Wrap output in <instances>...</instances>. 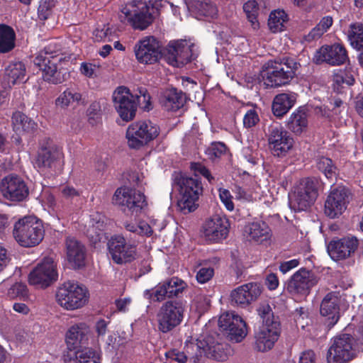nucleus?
I'll return each mask as SVG.
<instances>
[{
	"label": "nucleus",
	"instance_id": "nucleus-39",
	"mask_svg": "<svg viewBox=\"0 0 363 363\" xmlns=\"http://www.w3.org/2000/svg\"><path fill=\"white\" fill-rule=\"evenodd\" d=\"M347 36L350 45L356 50L363 49V22L350 24Z\"/></svg>",
	"mask_w": 363,
	"mask_h": 363
},
{
	"label": "nucleus",
	"instance_id": "nucleus-21",
	"mask_svg": "<svg viewBox=\"0 0 363 363\" xmlns=\"http://www.w3.org/2000/svg\"><path fill=\"white\" fill-rule=\"evenodd\" d=\"M349 199L350 192L345 187L333 189L325 202V214L330 218L339 217L346 210Z\"/></svg>",
	"mask_w": 363,
	"mask_h": 363
},
{
	"label": "nucleus",
	"instance_id": "nucleus-5",
	"mask_svg": "<svg viewBox=\"0 0 363 363\" xmlns=\"http://www.w3.org/2000/svg\"><path fill=\"white\" fill-rule=\"evenodd\" d=\"M44 233L42 223L32 216L19 219L15 223L13 231L16 240L26 247L38 245L43 239Z\"/></svg>",
	"mask_w": 363,
	"mask_h": 363
},
{
	"label": "nucleus",
	"instance_id": "nucleus-50",
	"mask_svg": "<svg viewBox=\"0 0 363 363\" xmlns=\"http://www.w3.org/2000/svg\"><path fill=\"white\" fill-rule=\"evenodd\" d=\"M354 72L350 69H338L334 72L333 82L338 86L346 84L347 86L352 85L354 82Z\"/></svg>",
	"mask_w": 363,
	"mask_h": 363
},
{
	"label": "nucleus",
	"instance_id": "nucleus-57",
	"mask_svg": "<svg viewBox=\"0 0 363 363\" xmlns=\"http://www.w3.org/2000/svg\"><path fill=\"white\" fill-rule=\"evenodd\" d=\"M236 314L234 312L223 313L218 319V326L220 330H229L230 325H233Z\"/></svg>",
	"mask_w": 363,
	"mask_h": 363
},
{
	"label": "nucleus",
	"instance_id": "nucleus-63",
	"mask_svg": "<svg viewBox=\"0 0 363 363\" xmlns=\"http://www.w3.org/2000/svg\"><path fill=\"white\" fill-rule=\"evenodd\" d=\"M191 169L194 171L195 175L200 174L208 179L209 182H212L214 180L213 177L211 176L209 170L200 163H194L191 164Z\"/></svg>",
	"mask_w": 363,
	"mask_h": 363
},
{
	"label": "nucleus",
	"instance_id": "nucleus-11",
	"mask_svg": "<svg viewBox=\"0 0 363 363\" xmlns=\"http://www.w3.org/2000/svg\"><path fill=\"white\" fill-rule=\"evenodd\" d=\"M63 157L62 147L52 140L46 138L40 143L33 160V166L39 172H47L54 169Z\"/></svg>",
	"mask_w": 363,
	"mask_h": 363
},
{
	"label": "nucleus",
	"instance_id": "nucleus-37",
	"mask_svg": "<svg viewBox=\"0 0 363 363\" xmlns=\"http://www.w3.org/2000/svg\"><path fill=\"white\" fill-rule=\"evenodd\" d=\"M287 128L291 132L299 135L304 132L308 126L306 113L302 109H297L293 112L286 123Z\"/></svg>",
	"mask_w": 363,
	"mask_h": 363
},
{
	"label": "nucleus",
	"instance_id": "nucleus-23",
	"mask_svg": "<svg viewBox=\"0 0 363 363\" xmlns=\"http://www.w3.org/2000/svg\"><path fill=\"white\" fill-rule=\"evenodd\" d=\"M134 51L137 60L145 65L154 64L162 57L159 42L152 36L140 40L135 45Z\"/></svg>",
	"mask_w": 363,
	"mask_h": 363
},
{
	"label": "nucleus",
	"instance_id": "nucleus-26",
	"mask_svg": "<svg viewBox=\"0 0 363 363\" xmlns=\"http://www.w3.org/2000/svg\"><path fill=\"white\" fill-rule=\"evenodd\" d=\"M244 235L250 242L260 245H269L272 233L269 226L264 221L249 223L245 226Z\"/></svg>",
	"mask_w": 363,
	"mask_h": 363
},
{
	"label": "nucleus",
	"instance_id": "nucleus-25",
	"mask_svg": "<svg viewBox=\"0 0 363 363\" xmlns=\"http://www.w3.org/2000/svg\"><path fill=\"white\" fill-rule=\"evenodd\" d=\"M358 245L359 241L356 237L347 236L330 242L328 251L332 259L335 260L345 259L350 257L355 252Z\"/></svg>",
	"mask_w": 363,
	"mask_h": 363
},
{
	"label": "nucleus",
	"instance_id": "nucleus-54",
	"mask_svg": "<svg viewBox=\"0 0 363 363\" xmlns=\"http://www.w3.org/2000/svg\"><path fill=\"white\" fill-rule=\"evenodd\" d=\"M226 151V146L223 143H213L207 148L206 152L209 158L213 160L220 157Z\"/></svg>",
	"mask_w": 363,
	"mask_h": 363
},
{
	"label": "nucleus",
	"instance_id": "nucleus-29",
	"mask_svg": "<svg viewBox=\"0 0 363 363\" xmlns=\"http://www.w3.org/2000/svg\"><path fill=\"white\" fill-rule=\"evenodd\" d=\"M65 363H101L98 351L85 347L77 351L69 349L63 355Z\"/></svg>",
	"mask_w": 363,
	"mask_h": 363
},
{
	"label": "nucleus",
	"instance_id": "nucleus-59",
	"mask_svg": "<svg viewBox=\"0 0 363 363\" xmlns=\"http://www.w3.org/2000/svg\"><path fill=\"white\" fill-rule=\"evenodd\" d=\"M218 192L221 202L228 211H232L234 209V204L232 201L233 196L230 192L228 189L223 188H220Z\"/></svg>",
	"mask_w": 363,
	"mask_h": 363
},
{
	"label": "nucleus",
	"instance_id": "nucleus-58",
	"mask_svg": "<svg viewBox=\"0 0 363 363\" xmlns=\"http://www.w3.org/2000/svg\"><path fill=\"white\" fill-rule=\"evenodd\" d=\"M99 66L96 64L90 63V62H82L80 65V72L81 73L89 78L94 77L97 75V72L99 71Z\"/></svg>",
	"mask_w": 363,
	"mask_h": 363
},
{
	"label": "nucleus",
	"instance_id": "nucleus-15",
	"mask_svg": "<svg viewBox=\"0 0 363 363\" xmlns=\"http://www.w3.org/2000/svg\"><path fill=\"white\" fill-rule=\"evenodd\" d=\"M57 277L56 264L51 257L40 262L28 275V282L38 288H46Z\"/></svg>",
	"mask_w": 363,
	"mask_h": 363
},
{
	"label": "nucleus",
	"instance_id": "nucleus-61",
	"mask_svg": "<svg viewBox=\"0 0 363 363\" xmlns=\"http://www.w3.org/2000/svg\"><path fill=\"white\" fill-rule=\"evenodd\" d=\"M55 6V0H40L38 12L43 18H47L50 11Z\"/></svg>",
	"mask_w": 363,
	"mask_h": 363
},
{
	"label": "nucleus",
	"instance_id": "nucleus-31",
	"mask_svg": "<svg viewBox=\"0 0 363 363\" xmlns=\"http://www.w3.org/2000/svg\"><path fill=\"white\" fill-rule=\"evenodd\" d=\"M89 333V327L85 323H79L72 325L66 333V343L67 350H74L78 346L83 343L86 336Z\"/></svg>",
	"mask_w": 363,
	"mask_h": 363
},
{
	"label": "nucleus",
	"instance_id": "nucleus-13",
	"mask_svg": "<svg viewBox=\"0 0 363 363\" xmlns=\"http://www.w3.org/2000/svg\"><path fill=\"white\" fill-rule=\"evenodd\" d=\"M318 277L311 270L301 268L296 272L287 283L286 290L294 296H307L318 282Z\"/></svg>",
	"mask_w": 363,
	"mask_h": 363
},
{
	"label": "nucleus",
	"instance_id": "nucleus-56",
	"mask_svg": "<svg viewBox=\"0 0 363 363\" xmlns=\"http://www.w3.org/2000/svg\"><path fill=\"white\" fill-rule=\"evenodd\" d=\"M214 275V269L211 267H202L196 273V280L200 284L210 281Z\"/></svg>",
	"mask_w": 363,
	"mask_h": 363
},
{
	"label": "nucleus",
	"instance_id": "nucleus-32",
	"mask_svg": "<svg viewBox=\"0 0 363 363\" xmlns=\"http://www.w3.org/2000/svg\"><path fill=\"white\" fill-rule=\"evenodd\" d=\"M208 346L206 347V357L217 361H225L230 352V347L225 343L216 340L212 336L206 337Z\"/></svg>",
	"mask_w": 363,
	"mask_h": 363
},
{
	"label": "nucleus",
	"instance_id": "nucleus-48",
	"mask_svg": "<svg viewBox=\"0 0 363 363\" xmlns=\"http://www.w3.org/2000/svg\"><path fill=\"white\" fill-rule=\"evenodd\" d=\"M196 9V17L201 18L202 16L213 18L218 14L216 6L211 1H201L195 5Z\"/></svg>",
	"mask_w": 363,
	"mask_h": 363
},
{
	"label": "nucleus",
	"instance_id": "nucleus-55",
	"mask_svg": "<svg viewBox=\"0 0 363 363\" xmlns=\"http://www.w3.org/2000/svg\"><path fill=\"white\" fill-rule=\"evenodd\" d=\"M101 107L99 102L94 101L87 109V115L90 123L94 124L99 121L101 116Z\"/></svg>",
	"mask_w": 363,
	"mask_h": 363
},
{
	"label": "nucleus",
	"instance_id": "nucleus-53",
	"mask_svg": "<svg viewBox=\"0 0 363 363\" xmlns=\"http://www.w3.org/2000/svg\"><path fill=\"white\" fill-rule=\"evenodd\" d=\"M7 296L12 299L16 298H28V291L26 285L22 283L14 284L9 289Z\"/></svg>",
	"mask_w": 363,
	"mask_h": 363
},
{
	"label": "nucleus",
	"instance_id": "nucleus-9",
	"mask_svg": "<svg viewBox=\"0 0 363 363\" xmlns=\"http://www.w3.org/2000/svg\"><path fill=\"white\" fill-rule=\"evenodd\" d=\"M51 47L52 45H49L40 50L35 56L33 63L42 70L45 81L54 84H61L65 81L67 72L57 68V60L53 54L59 49H52Z\"/></svg>",
	"mask_w": 363,
	"mask_h": 363
},
{
	"label": "nucleus",
	"instance_id": "nucleus-44",
	"mask_svg": "<svg viewBox=\"0 0 363 363\" xmlns=\"http://www.w3.org/2000/svg\"><path fill=\"white\" fill-rule=\"evenodd\" d=\"M106 216L99 213H95L91 216V226L89 229V233L92 238L94 235L91 233H95L96 234L95 240H100L101 239L102 231L106 228Z\"/></svg>",
	"mask_w": 363,
	"mask_h": 363
},
{
	"label": "nucleus",
	"instance_id": "nucleus-12",
	"mask_svg": "<svg viewBox=\"0 0 363 363\" xmlns=\"http://www.w3.org/2000/svg\"><path fill=\"white\" fill-rule=\"evenodd\" d=\"M184 308L180 302L169 301L160 307L157 314L158 329L168 333L179 325L183 319Z\"/></svg>",
	"mask_w": 363,
	"mask_h": 363
},
{
	"label": "nucleus",
	"instance_id": "nucleus-36",
	"mask_svg": "<svg viewBox=\"0 0 363 363\" xmlns=\"http://www.w3.org/2000/svg\"><path fill=\"white\" fill-rule=\"evenodd\" d=\"M295 101L294 94L282 93L277 95L272 106L274 115L279 118L284 116L294 106Z\"/></svg>",
	"mask_w": 363,
	"mask_h": 363
},
{
	"label": "nucleus",
	"instance_id": "nucleus-16",
	"mask_svg": "<svg viewBox=\"0 0 363 363\" xmlns=\"http://www.w3.org/2000/svg\"><path fill=\"white\" fill-rule=\"evenodd\" d=\"M268 143L272 153L282 157L292 148L294 140L279 123H274L268 128Z\"/></svg>",
	"mask_w": 363,
	"mask_h": 363
},
{
	"label": "nucleus",
	"instance_id": "nucleus-28",
	"mask_svg": "<svg viewBox=\"0 0 363 363\" xmlns=\"http://www.w3.org/2000/svg\"><path fill=\"white\" fill-rule=\"evenodd\" d=\"M166 59L174 67L183 66L190 61L189 48L183 42H172L168 45Z\"/></svg>",
	"mask_w": 363,
	"mask_h": 363
},
{
	"label": "nucleus",
	"instance_id": "nucleus-64",
	"mask_svg": "<svg viewBox=\"0 0 363 363\" xmlns=\"http://www.w3.org/2000/svg\"><path fill=\"white\" fill-rule=\"evenodd\" d=\"M233 192L236 200L241 201H250L252 200V195L239 186H235Z\"/></svg>",
	"mask_w": 363,
	"mask_h": 363
},
{
	"label": "nucleus",
	"instance_id": "nucleus-3",
	"mask_svg": "<svg viewBox=\"0 0 363 363\" xmlns=\"http://www.w3.org/2000/svg\"><path fill=\"white\" fill-rule=\"evenodd\" d=\"M146 92L145 89H141L140 91L141 95L135 96L125 86H120L114 91L113 94V105L123 121H129L133 119L138 104H141L142 101L147 102L144 109L147 111L150 109V96Z\"/></svg>",
	"mask_w": 363,
	"mask_h": 363
},
{
	"label": "nucleus",
	"instance_id": "nucleus-8",
	"mask_svg": "<svg viewBox=\"0 0 363 363\" xmlns=\"http://www.w3.org/2000/svg\"><path fill=\"white\" fill-rule=\"evenodd\" d=\"M57 302L67 310H75L83 307L89 300L86 287L72 281L65 282L56 293Z\"/></svg>",
	"mask_w": 363,
	"mask_h": 363
},
{
	"label": "nucleus",
	"instance_id": "nucleus-42",
	"mask_svg": "<svg viewBox=\"0 0 363 363\" xmlns=\"http://www.w3.org/2000/svg\"><path fill=\"white\" fill-rule=\"evenodd\" d=\"M333 20L330 16L323 17L320 22L314 27L307 35H304L303 39L308 43L319 39L333 25Z\"/></svg>",
	"mask_w": 363,
	"mask_h": 363
},
{
	"label": "nucleus",
	"instance_id": "nucleus-38",
	"mask_svg": "<svg viewBox=\"0 0 363 363\" xmlns=\"http://www.w3.org/2000/svg\"><path fill=\"white\" fill-rule=\"evenodd\" d=\"M16 33L13 29L5 24H0V53L11 51L16 45Z\"/></svg>",
	"mask_w": 363,
	"mask_h": 363
},
{
	"label": "nucleus",
	"instance_id": "nucleus-52",
	"mask_svg": "<svg viewBox=\"0 0 363 363\" xmlns=\"http://www.w3.org/2000/svg\"><path fill=\"white\" fill-rule=\"evenodd\" d=\"M144 296L147 298H152L157 301H162L164 300L166 297L169 298V292L166 285L162 282L160 283L152 292L150 290L145 291Z\"/></svg>",
	"mask_w": 363,
	"mask_h": 363
},
{
	"label": "nucleus",
	"instance_id": "nucleus-45",
	"mask_svg": "<svg viewBox=\"0 0 363 363\" xmlns=\"http://www.w3.org/2000/svg\"><path fill=\"white\" fill-rule=\"evenodd\" d=\"M287 16L282 10L274 11L269 15L268 26L272 33L281 32L285 27Z\"/></svg>",
	"mask_w": 363,
	"mask_h": 363
},
{
	"label": "nucleus",
	"instance_id": "nucleus-6",
	"mask_svg": "<svg viewBox=\"0 0 363 363\" xmlns=\"http://www.w3.org/2000/svg\"><path fill=\"white\" fill-rule=\"evenodd\" d=\"M318 182L315 179L305 178L289 194V206L294 211L308 210L318 197Z\"/></svg>",
	"mask_w": 363,
	"mask_h": 363
},
{
	"label": "nucleus",
	"instance_id": "nucleus-49",
	"mask_svg": "<svg viewBox=\"0 0 363 363\" xmlns=\"http://www.w3.org/2000/svg\"><path fill=\"white\" fill-rule=\"evenodd\" d=\"M169 292V298L177 296L187 287V284L182 279L174 277L164 281Z\"/></svg>",
	"mask_w": 363,
	"mask_h": 363
},
{
	"label": "nucleus",
	"instance_id": "nucleus-10",
	"mask_svg": "<svg viewBox=\"0 0 363 363\" xmlns=\"http://www.w3.org/2000/svg\"><path fill=\"white\" fill-rule=\"evenodd\" d=\"M160 133V128L150 121H141L130 125L126 131L129 147L140 149L155 139Z\"/></svg>",
	"mask_w": 363,
	"mask_h": 363
},
{
	"label": "nucleus",
	"instance_id": "nucleus-33",
	"mask_svg": "<svg viewBox=\"0 0 363 363\" xmlns=\"http://www.w3.org/2000/svg\"><path fill=\"white\" fill-rule=\"evenodd\" d=\"M26 73L25 65L21 62H11L4 72V81L9 87L23 82Z\"/></svg>",
	"mask_w": 363,
	"mask_h": 363
},
{
	"label": "nucleus",
	"instance_id": "nucleus-27",
	"mask_svg": "<svg viewBox=\"0 0 363 363\" xmlns=\"http://www.w3.org/2000/svg\"><path fill=\"white\" fill-rule=\"evenodd\" d=\"M261 288L257 283H248L234 289L230 294L232 301L238 305L247 306L255 301L261 294Z\"/></svg>",
	"mask_w": 363,
	"mask_h": 363
},
{
	"label": "nucleus",
	"instance_id": "nucleus-51",
	"mask_svg": "<svg viewBox=\"0 0 363 363\" xmlns=\"http://www.w3.org/2000/svg\"><path fill=\"white\" fill-rule=\"evenodd\" d=\"M317 167L328 179H332L336 177L337 169L330 158L320 157L317 162Z\"/></svg>",
	"mask_w": 363,
	"mask_h": 363
},
{
	"label": "nucleus",
	"instance_id": "nucleus-19",
	"mask_svg": "<svg viewBox=\"0 0 363 363\" xmlns=\"http://www.w3.org/2000/svg\"><path fill=\"white\" fill-rule=\"evenodd\" d=\"M108 248L113 260L117 264L130 262L136 257V245L128 243L123 235H116L111 238Z\"/></svg>",
	"mask_w": 363,
	"mask_h": 363
},
{
	"label": "nucleus",
	"instance_id": "nucleus-46",
	"mask_svg": "<svg viewBox=\"0 0 363 363\" xmlns=\"http://www.w3.org/2000/svg\"><path fill=\"white\" fill-rule=\"evenodd\" d=\"M124 228L127 231L140 236L150 237L153 233L152 227L144 220H140L138 223L127 221L124 223Z\"/></svg>",
	"mask_w": 363,
	"mask_h": 363
},
{
	"label": "nucleus",
	"instance_id": "nucleus-4",
	"mask_svg": "<svg viewBox=\"0 0 363 363\" xmlns=\"http://www.w3.org/2000/svg\"><path fill=\"white\" fill-rule=\"evenodd\" d=\"M363 348L359 347L354 338L348 334L333 337L327 352L328 363H348L354 359Z\"/></svg>",
	"mask_w": 363,
	"mask_h": 363
},
{
	"label": "nucleus",
	"instance_id": "nucleus-47",
	"mask_svg": "<svg viewBox=\"0 0 363 363\" xmlns=\"http://www.w3.org/2000/svg\"><path fill=\"white\" fill-rule=\"evenodd\" d=\"M263 3V0H249L244 6L243 9L245 12L249 21L255 29L259 26V23L257 19L259 6Z\"/></svg>",
	"mask_w": 363,
	"mask_h": 363
},
{
	"label": "nucleus",
	"instance_id": "nucleus-17",
	"mask_svg": "<svg viewBox=\"0 0 363 363\" xmlns=\"http://www.w3.org/2000/svg\"><path fill=\"white\" fill-rule=\"evenodd\" d=\"M113 202L125 207L132 213H138L146 206L145 196L138 191L127 186L116 189L113 198Z\"/></svg>",
	"mask_w": 363,
	"mask_h": 363
},
{
	"label": "nucleus",
	"instance_id": "nucleus-24",
	"mask_svg": "<svg viewBox=\"0 0 363 363\" xmlns=\"http://www.w3.org/2000/svg\"><path fill=\"white\" fill-rule=\"evenodd\" d=\"M347 59V50L340 43L322 46L315 51L313 58L316 64L326 62L333 66L342 65Z\"/></svg>",
	"mask_w": 363,
	"mask_h": 363
},
{
	"label": "nucleus",
	"instance_id": "nucleus-7",
	"mask_svg": "<svg viewBox=\"0 0 363 363\" xmlns=\"http://www.w3.org/2000/svg\"><path fill=\"white\" fill-rule=\"evenodd\" d=\"M179 186L178 206L184 213L194 211L198 206V200L203 187L201 182L195 175L194 177L181 176L177 181Z\"/></svg>",
	"mask_w": 363,
	"mask_h": 363
},
{
	"label": "nucleus",
	"instance_id": "nucleus-35",
	"mask_svg": "<svg viewBox=\"0 0 363 363\" xmlns=\"http://www.w3.org/2000/svg\"><path fill=\"white\" fill-rule=\"evenodd\" d=\"M185 100L186 97L182 91L172 88L164 92L161 103L167 111H175L184 106Z\"/></svg>",
	"mask_w": 363,
	"mask_h": 363
},
{
	"label": "nucleus",
	"instance_id": "nucleus-40",
	"mask_svg": "<svg viewBox=\"0 0 363 363\" xmlns=\"http://www.w3.org/2000/svg\"><path fill=\"white\" fill-rule=\"evenodd\" d=\"M223 332L232 340L239 342L247 335V325L242 318L236 314L233 325H230L229 330H223Z\"/></svg>",
	"mask_w": 363,
	"mask_h": 363
},
{
	"label": "nucleus",
	"instance_id": "nucleus-41",
	"mask_svg": "<svg viewBox=\"0 0 363 363\" xmlns=\"http://www.w3.org/2000/svg\"><path fill=\"white\" fill-rule=\"evenodd\" d=\"M12 123L13 129L19 133L32 132L36 128V123L20 111H16L13 114Z\"/></svg>",
	"mask_w": 363,
	"mask_h": 363
},
{
	"label": "nucleus",
	"instance_id": "nucleus-43",
	"mask_svg": "<svg viewBox=\"0 0 363 363\" xmlns=\"http://www.w3.org/2000/svg\"><path fill=\"white\" fill-rule=\"evenodd\" d=\"M83 102L79 92L72 89L65 90L55 100V104L61 108H66L72 104Z\"/></svg>",
	"mask_w": 363,
	"mask_h": 363
},
{
	"label": "nucleus",
	"instance_id": "nucleus-60",
	"mask_svg": "<svg viewBox=\"0 0 363 363\" xmlns=\"http://www.w3.org/2000/svg\"><path fill=\"white\" fill-rule=\"evenodd\" d=\"M259 121L257 111L254 109L248 110L243 118V125L245 128L255 126Z\"/></svg>",
	"mask_w": 363,
	"mask_h": 363
},
{
	"label": "nucleus",
	"instance_id": "nucleus-18",
	"mask_svg": "<svg viewBox=\"0 0 363 363\" xmlns=\"http://www.w3.org/2000/svg\"><path fill=\"white\" fill-rule=\"evenodd\" d=\"M345 306V298L338 291L327 294L322 300L320 312L329 327L334 326L340 318V311Z\"/></svg>",
	"mask_w": 363,
	"mask_h": 363
},
{
	"label": "nucleus",
	"instance_id": "nucleus-34",
	"mask_svg": "<svg viewBox=\"0 0 363 363\" xmlns=\"http://www.w3.org/2000/svg\"><path fill=\"white\" fill-rule=\"evenodd\" d=\"M208 346L206 337H201L196 340H186L184 350L189 357V359L196 363L199 362L203 356H206V347Z\"/></svg>",
	"mask_w": 363,
	"mask_h": 363
},
{
	"label": "nucleus",
	"instance_id": "nucleus-2",
	"mask_svg": "<svg viewBox=\"0 0 363 363\" xmlns=\"http://www.w3.org/2000/svg\"><path fill=\"white\" fill-rule=\"evenodd\" d=\"M293 59L269 60L262 67V76L267 86L277 87L291 82L298 66Z\"/></svg>",
	"mask_w": 363,
	"mask_h": 363
},
{
	"label": "nucleus",
	"instance_id": "nucleus-1",
	"mask_svg": "<svg viewBox=\"0 0 363 363\" xmlns=\"http://www.w3.org/2000/svg\"><path fill=\"white\" fill-rule=\"evenodd\" d=\"M262 325L255 333V349L259 352L271 350L280 335V323L275 318L269 304L260 305L257 309Z\"/></svg>",
	"mask_w": 363,
	"mask_h": 363
},
{
	"label": "nucleus",
	"instance_id": "nucleus-20",
	"mask_svg": "<svg viewBox=\"0 0 363 363\" xmlns=\"http://www.w3.org/2000/svg\"><path fill=\"white\" fill-rule=\"evenodd\" d=\"M228 228V220L225 217L216 215L203 223L201 235L208 242H218L227 237Z\"/></svg>",
	"mask_w": 363,
	"mask_h": 363
},
{
	"label": "nucleus",
	"instance_id": "nucleus-62",
	"mask_svg": "<svg viewBox=\"0 0 363 363\" xmlns=\"http://www.w3.org/2000/svg\"><path fill=\"white\" fill-rule=\"evenodd\" d=\"M166 357L172 360H174L179 363H185L189 359L186 351L181 352L177 350H172L166 352Z\"/></svg>",
	"mask_w": 363,
	"mask_h": 363
},
{
	"label": "nucleus",
	"instance_id": "nucleus-22",
	"mask_svg": "<svg viewBox=\"0 0 363 363\" xmlns=\"http://www.w3.org/2000/svg\"><path fill=\"white\" fill-rule=\"evenodd\" d=\"M0 190L5 199L12 201H21L28 195L24 180L16 174L5 177L1 182Z\"/></svg>",
	"mask_w": 363,
	"mask_h": 363
},
{
	"label": "nucleus",
	"instance_id": "nucleus-14",
	"mask_svg": "<svg viewBox=\"0 0 363 363\" xmlns=\"http://www.w3.org/2000/svg\"><path fill=\"white\" fill-rule=\"evenodd\" d=\"M120 18L121 21H127L135 29L139 30L145 29L153 21L149 7L142 2L137 5L134 4L126 5L121 10Z\"/></svg>",
	"mask_w": 363,
	"mask_h": 363
},
{
	"label": "nucleus",
	"instance_id": "nucleus-30",
	"mask_svg": "<svg viewBox=\"0 0 363 363\" xmlns=\"http://www.w3.org/2000/svg\"><path fill=\"white\" fill-rule=\"evenodd\" d=\"M66 252L68 261L74 267L79 268L84 265L86 250L84 245L72 237L66 240Z\"/></svg>",
	"mask_w": 363,
	"mask_h": 363
}]
</instances>
